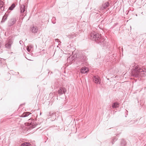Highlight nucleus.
I'll list each match as a JSON object with an SVG mask.
<instances>
[{"mask_svg":"<svg viewBox=\"0 0 146 146\" xmlns=\"http://www.w3.org/2000/svg\"><path fill=\"white\" fill-rule=\"evenodd\" d=\"M89 38L99 44L102 47H104L106 44V41L102 36L101 35L95 31H92L89 35Z\"/></svg>","mask_w":146,"mask_h":146,"instance_id":"f257e3e1","label":"nucleus"},{"mask_svg":"<svg viewBox=\"0 0 146 146\" xmlns=\"http://www.w3.org/2000/svg\"><path fill=\"white\" fill-rule=\"evenodd\" d=\"M131 74L132 76L137 78L143 77L146 76V69L142 68L138 65L136 66L131 70Z\"/></svg>","mask_w":146,"mask_h":146,"instance_id":"f03ea898","label":"nucleus"},{"mask_svg":"<svg viewBox=\"0 0 146 146\" xmlns=\"http://www.w3.org/2000/svg\"><path fill=\"white\" fill-rule=\"evenodd\" d=\"M76 51H74L72 52V54L73 58H75L74 61L77 64H82V62H85L87 61L88 59L86 56L82 52H78L76 53Z\"/></svg>","mask_w":146,"mask_h":146,"instance_id":"7ed1b4c3","label":"nucleus"},{"mask_svg":"<svg viewBox=\"0 0 146 146\" xmlns=\"http://www.w3.org/2000/svg\"><path fill=\"white\" fill-rule=\"evenodd\" d=\"M34 119H30L28 120V122L25 123V124H27V125L28 127H29V128L33 129L35 127L36 125H38V123H36Z\"/></svg>","mask_w":146,"mask_h":146,"instance_id":"20e7f679","label":"nucleus"},{"mask_svg":"<svg viewBox=\"0 0 146 146\" xmlns=\"http://www.w3.org/2000/svg\"><path fill=\"white\" fill-rule=\"evenodd\" d=\"M66 92V89L64 87H60L58 91V94L59 95H62L63 94H65Z\"/></svg>","mask_w":146,"mask_h":146,"instance_id":"39448f33","label":"nucleus"},{"mask_svg":"<svg viewBox=\"0 0 146 146\" xmlns=\"http://www.w3.org/2000/svg\"><path fill=\"white\" fill-rule=\"evenodd\" d=\"M93 80L95 83L100 84L101 83V80L99 77L97 76H94L93 78Z\"/></svg>","mask_w":146,"mask_h":146,"instance_id":"423d86ee","label":"nucleus"},{"mask_svg":"<svg viewBox=\"0 0 146 146\" xmlns=\"http://www.w3.org/2000/svg\"><path fill=\"white\" fill-rule=\"evenodd\" d=\"M16 20L15 18H13L9 21L8 25L9 27L13 26L16 22Z\"/></svg>","mask_w":146,"mask_h":146,"instance_id":"0eeeda50","label":"nucleus"},{"mask_svg":"<svg viewBox=\"0 0 146 146\" xmlns=\"http://www.w3.org/2000/svg\"><path fill=\"white\" fill-rule=\"evenodd\" d=\"M49 115H48V118H52V121H53L54 120L56 119V115L55 113H51L50 112H49Z\"/></svg>","mask_w":146,"mask_h":146,"instance_id":"6e6552de","label":"nucleus"},{"mask_svg":"<svg viewBox=\"0 0 146 146\" xmlns=\"http://www.w3.org/2000/svg\"><path fill=\"white\" fill-rule=\"evenodd\" d=\"M20 13L23 15V13L25 11V6L24 5H20Z\"/></svg>","mask_w":146,"mask_h":146,"instance_id":"1a4fd4ad","label":"nucleus"},{"mask_svg":"<svg viewBox=\"0 0 146 146\" xmlns=\"http://www.w3.org/2000/svg\"><path fill=\"white\" fill-rule=\"evenodd\" d=\"M88 71V68L86 67H82L81 69V72L82 74H86Z\"/></svg>","mask_w":146,"mask_h":146,"instance_id":"9d476101","label":"nucleus"},{"mask_svg":"<svg viewBox=\"0 0 146 146\" xmlns=\"http://www.w3.org/2000/svg\"><path fill=\"white\" fill-rule=\"evenodd\" d=\"M31 31L33 33H36L38 31V29L36 26H33L31 29Z\"/></svg>","mask_w":146,"mask_h":146,"instance_id":"9b49d317","label":"nucleus"},{"mask_svg":"<svg viewBox=\"0 0 146 146\" xmlns=\"http://www.w3.org/2000/svg\"><path fill=\"white\" fill-rule=\"evenodd\" d=\"M4 3L3 1H0V12H2L4 10V7H3Z\"/></svg>","mask_w":146,"mask_h":146,"instance_id":"f8f14e48","label":"nucleus"},{"mask_svg":"<svg viewBox=\"0 0 146 146\" xmlns=\"http://www.w3.org/2000/svg\"><path fill=\"white\" fill-rule=\"evenodd\" d=\"M119 104L117 102H115L113 103L112 107L113 108H116L119 107Z\"/></svg>","mask_w":146,"mask_h":146,"instance_id":"ddd939ff","label":"nucleus"},{"mask_svg":"<svg viewBox=\"0 0 146 146\" xmlns=\"http://www.w3.org/2000/svg\"><path fill=\"white\" fill-rule=\"evenodd\" d=\"M8 15L6 13L3 16L2 21H1V23H4L7 19Z\"/></svg>","mask_w":146,"mask_h":146,"instance_id":"4468645a","label":"nucleus"},{"mask_svg":"<svg viewBox=\"0 0 146 146\" xmlns=\"http://www.w3.org/2000/svg\"><path fill=\"white\" fill-rule=\"evenodd\" d=\"M30 113L29 112H24L23 114L21 115L20 117H25L28 116L30 114Z\"/></svg>","mask_w":146,"mask_h":146,"instance_id":"2eb2a0df","label":"nucleus"},{"mask_svg":"<svg viewBox=\"0 0 146 146\" xmlns=\"http://www.w3.org/2000/svg\"><path fill=\"white\" fill-rule=\"evenodd\" d=\"M126 142L124 139H122L120 143V146H126Z\"/></svg>","mask_w":146,"mask_h":146,"instance_id":"dca6fc26","label":"nucleus"},{"mask_svg":"<svg viewBox=\"0 0 146 146\" xmlns=\"http://www.w3.org/2000/svg\"><path fill=\"white\" fill-rule=\"evenodd\" d=\"M110 5V3L108 2H106L102 5V7L104 9L108 7Z\"/></svg>","mask_w":146,"mask_h":146,"instance_id":"f3484780","label":"nucleus"},{"mask_svg":"<svg viewBox=\"0 0 146 146\" xmlns=\"http://www.w3.org/2000/svg\"><path fill=\"white\" fill-rule=\"evenodd\" d=\"M75 60V58H73V56H70L69 57H68L67 59V61L69 62H72Z\"/></svg>","mask_w":146,"mask_h":146,"instance_id":"a211bd4d","label":"nucleus"},{"mask_svg":"<svg viewBox=\"0 0 146 146\" xmlns=\"http://www.w3.org/2000/svg\"><path fill=\"white\" fill-rule=\"evenodd\" d=\"M31 144L28 142H26L22 143L21 146H30Z\"/></svg>","mask_w":146,"mask_h":146,"instance_id":"6ab92c4d","label":"nucleus"},{"mask_svg":"<svg viewBox=\"0 0 146 146\" xmlns=\"http://www.w3.org/2000/svg\"><path fill=\"white\" fill-rule=\"evenodd\" d=\"M11 44L10 43H7L5 44V47L8 49H10L11 47Z\"/></svg>","mask_w":146,"mask_h":146,"instance_id":"aec40b11","label":"nucleus"},{"mask_svg":"<svg viewBox=\"0 0 146 146\" xmlns=\"http://www.w3.org/2000/svg\"><path fill=\"white\" fill-rule=\"evenodd\" d=\"M15 3L12 4L9 7L8 9L10 10H12L15 7Z\"/></svg>","mask_w":146,"mask_h":146,"instance_id":"412c9836","label":"nucleus"},{"mask_svg":"<svg viewBox=\"0 0 146 146\" xmlns=\"http://www.w3.org/2000/svg\"><path fill=\"white\" fill-rule=\"evenodd\" d=\"M117 139V137H113V138L112 139L111 141V143L112 144H113L116 141Z\"/></svg>","mask_w":146,"mask_h":146,"instance_id":"4be33fe9","label":"nucleus"},{"mask_svg":"<svg viewBox=\"0 0 146 146\" xmlns=\"http://www.w3.org/2000/svg\"><path fill=\"white\" fill-rule=\"evenodd\" d=\"M56 19L55 17H53L51 21L52 23L54 24L56 23Z\"/></svg>","mask_w":146,"mask_h":146,"instance_id":"5701e85b","label":"nucleus"},{"mask_svg":"<svg viewBox=\"0 0 146 146\" xmlns=\"http://www.w3.org/2000/svg\"><path fill=\"white\" fill-rule=\"evenodd\" d=\"M34 117V119H35V121H37V118L38 116V114H34L33 115Z\"/></svg>","mask_w":146,"mask_h":146,"instance_id":"b1692460","label":"nucleus"},{"mask_svg":"<svg viewBox=\"0 0 146 146\" xmlns=\"http://www.w3.org/2000/svg\"><path fill=\"white\" fill-rule=\"evenodd\" d=\"M5 60V59L3 58H0V64H2L3 62Z\"/></svg>","mask_w":146,"mask_h":146,"instance_id":"393cba45","label":"nucleus"},{"mask_svg":"<svg viewBox=\"0 0 146 146\" xmlns=\"http://www.w3.org/2000/svg\"><path fill=\"white\" fill-rule=\"evenodd\" d=\"M27 51L29 52L31 51V50L30 49L29 47V46H27Z\"/></svg>","mask_w":146,"mask_h":146,"instance_id":"a878e982","label":"nucleus"},{"mask_svg":"<svg viewBox=\"0 0 146 146\" xmlns=\"http://www.w3.org/2000/svg\"><path fill=\"white\" fill-rule=\"evenodd\" d=\"M58 96H55L54 95L53 96V97H52V98H56L57 100L58 99Z\"/></svg>","mask_w":146,"mask_h":146,"instance_id":"bb28decb","label":"nucleus"},{"mask_svg":"<svg viewBox=\"0 0 146 146\" xmlns=\"http://www.w3.org/2000/svg\"><path fill=\"white\" fill-rule=\"evenodd\" d=\"M118 23H115L114 25H113V26L114 27H115L117 25H118Z\"/></svg>","mask_w":146,"mask_h":146,"instance_id":"cd10ccee","label":"nucleus"},{"mask_svg":"<svg viewBox=\"0 0 146 146\" xmlns=\"http://www.w3.org/2000/svg\"><path fill=\"white\" fill-rule=\"evenodd\" d=\"M23 42V41L21 40L19 41V43L20 44H21V43Z\"/></svg>","mask_w":146,"mask_h":146,"instance_id":"c85d7f7f","label":"nucleus"},{"mask_svg":"<svg viewBox=\"0 0 146 146\" xmlns=\"http://www.w3.org/2000/svg\"><path fill=\"white\" fill-rule=\"evenodd\" d=\"M134 122V121H131V123H133Z\"/></svg>","mask_w":146,"mask_h":146,"instance_id":"c756f323","label":"nucleus"},{"mask_svg":"<svg viewBox=\"0 0 146 146\" xmlns=\"http://www.w3.org/2000/svg\"><path fill=\"white\" fill-rule=\"evenodd\" d=\"M21 15H22L24 16H25V15H24V13H23V15H22V14H21Z\"/></svg>","mask_w":146,"mask_h":146,"instance_id":"7c9ffc66","label":"nucleus"},{"mask_svg":"<svg viewBox=\"0 0 146 146\" xmlns=\"http://www.w3.org/2000/svg\"><path fill=\"white\" fill-rule=\"evenodd\" d=\"M41 114H42V113L40 111V115H41Z\"/></svg>","mask_w":146,"mask_h":146,"instance_id":"2f4dec72","label":"nucleus"},{"mask_svg":"<svg viewBox=\"0 0 146 146\" xmlns=\"http://www.w3.org/2000/svg\"><path fill=\"white\" fill-rule=\"evenodd\" d=\"M53 94L52 93H50V95H51V94Z\"/></svg>","mask_w":146,"mask_h":146,"instance_id":"473e14b6","label":"nucleus"},{"mask_svg":"<svg viewBox=\"0 0 146 146\" xmlns=\"http://www.w3.org/2000/svg\"><path fill=\"white\" fill-rule=\"evenodd\" d=\"M37 111H38V112H39V110H37Z\"/></svg>","mask_w":146,"mask_h":146,"instance_id":"72a5a7b5","label":"nucleus"},{"mask_svg":"<svg viewBox=\"0 0 146 146\" xmlns=\"http://www.w3.org/2000/svg\"><path fill=\"white\" fill-rule=\"evenodd\" d=\"M126 111L127 112H128V111L127 110H126Z\"/></svg>","mask_w":146,"mask_h":146,"instance_id":"f704fd0d","label":"nucleus"},{"mask_svg":"<svg viewBox=\"0 0 146 146\" xmlns=\"http://www.w3.org/2000/svg\"><path fill=\"white\" fill-rule=\"evenodd\" d=\"M8 73L9 75H10V74L9 73Z\"/></svg>","mask_w":146,"mask_h":146,"instance_id":"c9c22d12","label":"nucleus"},{"mask_svg":"<svg viewBox=\"0 0 146 146\" xmlns=\"http://www.w3.org/2000/svg\"><path fill=\"white\" fill-rule=\"evenodd\" d=\"M125 117H127V115H125Z\"/></svg>","mask_w":146,"mask_h":146,"instance_id":"e433bc0d","label":"nucleus"},{"mask_svg":"<svg viewBox=\"0 0 146 146\" xmlns=\"http://www.w3.org/2000/svg\"><path fill=\"white\" fill-rule=\"evenodd\" d=\"M143 12H142V13H141V14H143Z\"/></svg>","mask_w":146,"mask_h":146,"instance_id":"4c0bfd02","label":"nucleus"},{"mask_svg":"<svg viewBox=\"0 0 146 146\" xmlns=\"http://www.w3.org/2000/svg\"><path fill=\"white\" fill-rule=\"evenodd\" d=\"M51 73L52 74V72H51L50 74H51Z\"/></svg>","mask_w":146,"mask_h":146,"instance_id":"58836bf2","label":"nucleus"},{"mask_svg":"<svg viewBox=\"0 0 146 146\" xmlns=\"http://www.w3.org/2000/svg\"><path fill=\"white\" fill-rule=\"evenodd\" d=\"M49 73V72H48V74Z\"/></svg>","mask_w":146,"mask_h":146,"instance_id":"ea45409f","label":"nucleus"}]
</instances>
